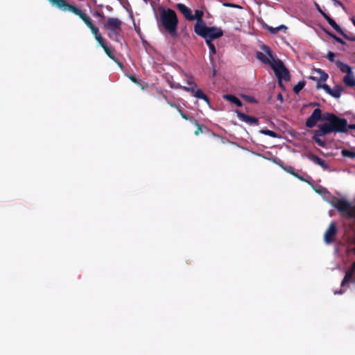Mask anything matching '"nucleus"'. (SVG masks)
Instances as JSON below:
<instances>
[{
	"instance_id": "6",
	"label": "nucleus",
	"mask_w": 355,
	"mask_h": 355,
	"mask_svg": "<svg viewBox=\"0 0 355 355\" xmlns=\"http://www.w3.org/2000/svg\"><path fill=\"white\" fill-rule=\"evenodd\" d=\"M331 205L341 214L349 218H355V206H352L350 202L344 198H334Z\"/></svg>"
},
{
	"instance_id": "21",
	"label": "nucleus",
	"mask_w": 355,
	"mask_h": 355,
	"mask_svg": "<svg viewBox=\"0 0 355 355\" xmlns=\"http://www.w3.org/2000/svg\"><path fill=\"white\" fill-rule=\"evenodd\" d=\"M224 98L225 99H227V101H229L230 102L235 104L238 107L242 106L241 101L239 98L235 96L234 95L226 94V95L224 96Z\"/></svg>"
},
{
	"instance_id": "23",
	"label": "nucleus",
	"mask_w": 355,
	"mask_h": 355,
	"mask_svg": "<svg viewBox=\"0 0 355 355\" xmlns=\"http://www.w3.org/2000/svg\"><path fill=\"white\" fill-rule=\"evenodd\" d=\"M107 54V55L114 61H116V58L114 54V49L111 47H109L107 44L102 47Z\"/></svg>"
},
{
	"instance_id": "7",
	"label": "nucleus",
	"mask_w": 355,
	"mask_h": 355,
	"mask_svg": "<svg viewBox=\"0 0 355 355\" xmlns=\"http://www.w3.org/2000/svg\"><path fill=\"white\" fill-rule=\"evenodd\" d=\"M271 68L275 72V76L278 79V83L282 86V80H290V73L287 68L284 66L283 62L279 59L274 60L271 64Z\"/></svg>"
},
{
	"instance_id": "30",
	"label": "nucleus",
	"mask_w": 355,
	"mask_h": 355,
	"mask_svg": "<svg viewBox=\"0 0 355 355\" xmlns=\"http://www.w3.org/2000/svg\"><path fill=\"white\" fill-rule=\"evenodd\" d=\"M318 73H320V81H326L329 77L328 74L319 69L316 71Z\"/></svg>"
},
{
	"instance_id": "12",
	"label": "nucleus",
	"mask_w": 355,
	"mask_h": 355,
	"mask_svg": "<svg viewBox=\"0 0 355 355\" xmlns=\"http://www.w3.org/2000/svg\"><path fill=\"white\" fill-rule=\"evenodd\" d=\"M236 114H237L238 118L243 122H245L250 125H252V124L258 125V123H259L258 119L254 116H249V115L244 114L239 111H236Z\"/></svg>"
},
{
	"instance_id": "39",
	"label": "nucleus",
	"mask_w": 355,
	"mask_h": 355,
	"mask_svg": "<svg viewBox=\"0 0 355 355\" xmlns=\"http://www.w3.org/2000/svg\"><path fill=\"white\" fill-rule=\"evenodd\" d=\"M167 103L172 107H174V108H176L178 110V111L179 112V110H182L180 107L179 105H177L176 104H175L174 103H172L171 101H167Z\"/></svg>"
},
{
	"instance_id": "17",
	"label": "nucleus",
	"mask_w": 355,
	"mask_h": 355,
	"mask_svg": "<svg viewBox=\"0 0 355 355\" xmlns=\"http://www.w3.org/2000/svg\"><path fill=\"white\" fill-rule=\"evenodd\" d=\"M324 18L327 21V22L329 23V24L338 33H343V30L342 28H340V26H338L336 22L332 19L330 17V16H329L328 15H324Z\"/></svg>"
},
{
	"instance_id": "48",
	"label": "nucleus",
	"mask_w": 355,
	"mask_h": 355,
	"mask_svg": "<svg viewBox=\"0 0 355 355\" xmlns=\"http://www.w3.org/2000/svg\"><path fill=\"white\" fill-rule=\"evenodd\" d=\"M250 101L251 102H256V101L254 99H250Z\"/></svg>"
},
{
	"instance_id": "5",
	"label": "nucleus",
	"mask_w": 355,
	"mask_h": 355,
	"mask_svg": "<svg viewBox=\"0 0 355 355\" xmlns=\"http://www.w3.org/2000/svg\"><path fill=\"white\" fill-rule=\"evenodd\" d=\"M195 33L205 40H211L220 38L223 35V30L216 26L208 27L206 24L203 26H197Z\"/></svg>"
},
{
	"instance_id": "10",
	"label": "nucleus",
	"mask_w": 355,
	"mask_h": 355,
	"mask_svg": "<svg viewBox=\"0 0 355 355\" xmlns=\"http://www.w3.org/2000/svg\"><path fill=\"white\" fill-rule=\"evenodd\" d=\"M355 284V261L351 268L345 272V275L341 282V287H345L348 283Z\"/></svg>"
},
{
	"instance_id": "37",
	"label": "nucleus",
	"mask_w": 355,
	"mask_h": 355,
	"mask_svg": "<svg viewBox=\"0 0 355 355\" xmlns=\"http://www.w3.org/2000/svg\"><path fill=\"white\" fill-rule=\"evenodd\" d=\"M315 6L316 8V10L324 17V15H327V14L325 13L322 10V8H320V6H319L318 3H315Z\"/></svg>"
},
{
	"instance_id": "47",
	"label": "nucleus",
	"mask_w": 355,
	"mask_h": 355,
	"mask_svg": "<svg viewBox=\"0 0 355 355\" xmlns=\"http://www.w3.org/2000/svg\"><path fill=\"white\" fill-rule=\"evenodd\" d=\"M353 24L355 26V19L354 18L352 19Z\"/></svg>"
},
{
	"instance_id": "13",
	"label": "nucleus",
	"mask_w": 355,
	"mask_h": 355,
	"mask_svg": "<svg viewBox=\"0 0 355 355\" xmlns=\"http://www.w3.org/2000/svg\"><path fill=\"white\" fill-rule=\"evenodd\" d=\"M179 113L183 119L191 121L192 123H193L197 127V130L195 131V135L196 136L199 135L200 133L202 132V127L203 125H200L195 118H193L192 116H189V115L184 113L182 112V110H179Z\"/></svg>"
},
{
	"instance_id": "45",
	"label": "nucleus",
	"mask_w": 355,
	"mask_h": 355,
	"mask_svg": "<svg viewBox=\"0 0 355 355\" xmlns=\"http://www.w3.org/2000/svg\"><path fill=\"white\" fill-rule=\"evenodd\" d=\"M163 98L167 102L168 101L167 96L165 94H162Z\"/></svg>"
},
{
	"instance_id": "28",
	"label": "nucleus",
	"mask_w": 355,
	"mask_h": 355,
	"mask_svg": "<svg viewBox=\"0 0 355 355\" xmlns=\"http://www.w3.org/2000/svg\"><path fill=\"white\" fill-rule=\"evenodd\" d=\"M342 155L345 157L355 158V152L347 149H343L342 150Z\"/></svg>"
},
{
	"instance_id": "1",
	"label": "nucleus",
	"mask_w": 355,
	"mask_h": 355,
	"mask_svg": "<svg viewBox=\"0 0 355 355\" xmlns=\"http://www.w3.org/2000/svg\"><path fill=\"white\" fill-rule=\"evenodd\" d=\"M325 122L318 126L314 132L313 139L320 147H324L326 143L320 137L329 135L332 132H347L348 130L347 121L330 112L324 113Z\"/></svg>"
},
{
	"instance_id": "15",
	"label": "nucleus",
	"mask_w": 355,
	"mask_h": 355,
	"mask_svg": "<svg viewBox=\"0 0 355 355\" xmlns=\"http://www.w3.org/2000/svg\"><path fill=\"white\" fill-rule=\"evenodd\" d=\"M204 12L200 10H195V15H192L191 21L196 20V23L194 25V32L196 31V26H200L205 24V22L202 20Z\"/></svg>"
},
{
	"instance_id": "9",
	"label": "nucleus",
	"mask_w": 355,
	"mask_h": 355,
	"mask_svg": "<svg viewBox=\"0 0 355 355\" xmlns=\"http://www.w3.org/2000/svg\"><path fill=\"white\" fill-rule=\"evenodd\" d=\"M189 87H184L183 89L187 92H190L193 94V96L197 98L202 99L207 103H209L208 96L203 93V92L197 88V85L194 83H189Z\"/></svg>"
},
{
	"instance_id": "4",
	"label": "nucleus",
	"mask_w": 355,
	"mask_h": 355,
	"mask_svg": "<svg viewBox=\"0 0 355 355\" xmlns=\"http://www.w3.org/2000/svg\"><path fill=\"white\" fill-rule=\"evenodd\" d=\"M122 21L116 17H107L102 23L103 28L107 31L108 37L116 42L119 41L120 33L122 30Z\"/></svg>"
},
{
	"instance_id": "44",
	"label": "nucleus",
	"mask_w": 355,
	"mask_h": 355,
	"mask_svg": "<svg viewBox=\"0 0 355 355\" xmlns=\"http://www.w3.org/2000/svg\"><path fill=\"white\" fill-rule=\"evenodd\" d=\"M343 292H344L343 290L340 289L338 291H335L334 293L335 294H342V293H343Z\"/></svg>"
},
{
	"instance_id": "31",
	"label": "nucleus",
	"mask_w": 355,
	"mask_h": 355,
	"mask_svg": "<svg viewBox=\"0 0 355 355\" xmlns=\"http://www.w3.org/2000/svg\"><path fill=\"white\" fill-rule=\"evenodd\" d=\"M329 35L332 37L336 42H338V43H340L342 44H345V42L341 39L340 37H337L336 35H334V33H328Z\"/></svg>"
},
{
	"instance_id": "25",
	"label": "nucleus",
	"mask_w": 355,
	"mask_h": 355,
	"mask_svg": "<svg viewBox=\"0 0 355 355\" xmlns=\"http://www.w3.org/2000/svg\"><path fill=\"white\" fill-rule=\"evenodd\" d=\"M287 27L284 25H280L277 27L273 28V27H268L269 31L272 34H276L278 33V31L281 30H286Z\"/></svg>"
},
{
	"instance_id": "24",
	"label": "nucleus",
	"mask_w": 355,
	"mask_h": 355,
	"mask_svg": "<svg viewBox=\"0 0 355 355\" xmlns=\"http://www.w3.org/2000/svg\"><path fill=\"white\" fill-rule=\"evenodd\" d=\"M207 45L209 47V56L211 58L213 55H214L216 53V49L213 44L212 41L211 40H205Z\"/></svg>"
},
{
	"instance_id": "8",
	"label": "nucleus",
	"mask_w": 355,
	"mask_h": 355,
	"mask_svg": "<svg viewBox=\"0 0 355 355\" xmlns=\"http://www.w3.org/2000/svg\"><path fill=\"white\" fill-rule=\"evenodd\" d=\"M318 121H325L324 119V114L320 108H316L306 121L305 125L309 128H313Z\"/></svg>"
},
{
	"instance_id": "27",
	"label": "nucleus",
	"mask_w": 355,
	"mask_h": 355,
	"mask_svg": "<svg viewBox=\"0 0 355 355\" xmlns=\"http://www.w3.org/2000/svg\"><path fill=\"white\" fill-rule=\"evenodd\" d=\"M260 132L263 135H268L272 138H277L278 137L277 134L275 132L270 130H260Z\"/></svg>"
},
{
	"instance_id": "2",
	"label": "nucleus",
	"mask_w": 355,
	"mask_h": 355,
	"mask_svg": "<svg viewBox=\"0 0 355 355\" xmlns=\"http://www.w3.org/2000/svg\"><path fill=\"white\" fill-rule=\"evenodd\" d=\"M50 3L55 6L60 10L62 11H69L72 13L78 15L87 25V26L91 30L94 37L101 35L98 28L94 25L92 19L83 10L78 8L69 4L66 0H49Z\"/></svg>"
},
{
	"instance_id": "43",
	"label": "nucleus",
	"mask_w": 355,
	"mask_h": 355,
	"mask_svg": "<svg viewBox=\"0 0 355 355\" xmlns=\"http://www.w3.org/2000/svg\"><path fill=\"white\" fill-rule=\"evenodd\" d=\"M130 79L134 83H137V78L135 76H130Z\"/></svg>"
},
{
	"instance_id": "14",
	"label": "nucleus",
	"mask_w": 355,
	"mask_h": 355,
	"mask_svg": "<svg viewBox=\"0 0 355 355\" xmlns=\"http://www.w3.org/2000/svg\"><path fill=\"white\" fill-rule=\"evenodd\" d=\"M177 9L184 15L185 19L188 21H191L192 10L183 3H177Z\"/></svg>"
},
{
	"instance_id": "32",
	"label": "nucleus",
	"mask_w": 355,
	"mask_h": 355,
	"mask_svg": "<svg viewBox=\"0 0 355 355\" xmlns=\"http://www.w3.org/2000/svg\"><path fill=\"white\" fill-rule=\"evenodd\" d=\"M322 88L327 94H329L331 92V88L327 84L320 85L318 83L317 88Z\"/></svg>"
},
{
	"instance_id": "33",
	"label": "nucleus",
	"mask_w": 355,
	"mask_h": 355,
	"mask_svg": "<svg viewBox=\"0 0 355 355\" xmlns=\"http://www.w3.org/2000/svg\"><path fill=\"white\" fill-rule=\"evenodd\" d=\"M285 170H286V171L288 172L289 173H291V174L293 175L294 176L298 178L299 179L302 180V178H301L297 173H295L294 168L292 166H288L286 168H285Z\"/></svg>"
},
{
	"instance_id": "29",
	"label": "nucleus",
	"mask_w": 355,
	"mask_h": 355,
	"mask_svg": "<svg viewBox=\"0 0 355 355\" xmlns=\"http://www.w3.org/2000/svg\"><path fill=\"white\" fill-rule=\"evenodd\" d=\"M305 83L304 81L299 82L296 85L293 87V92L295 94H298L304 87Z\"/></svg>"
},
{
	"instance_id": "35",
	"label": "nucleus",
	"mask_w": 355,
	"mask_h": 355,
	"mask_svg": "<svg viewBox=\"0 0 355 355\" xmlns=\"http://www.w3.org/2000/svg\"><path fill=\"white\" fill-rule=\"evenodd\" d=\"M95 39L99 43L101 47H103L105 45H106L101 35H98V36L95 37Z\"/></svg>"
},
{
	"instance_id": "19",
	"label": "nucleus",
	"mask_w": 355,
	"mask_h": 355,
	"mask_svg": "<svg viewBox=\"0 0 355 355\" xmlns=\"http://www.w3.org/2000/svg\"><path fill=\"white\" fill-rule=\"evenodd\" d=\"M343 88L341 85H336L331 89L329 95L334 98H338L341 96Z\"/></svg>"
},
{
	"instance_id": "34",
	"label": "nucleus",
	"mask_w": 355,
	"mask_h": 355,
	"mask_svg": "<svg viewBox=\"0 0 355 355\" xmlns=\"http://www.w3.org/2000/svg\"><path fill=\"white\" fill-rule=\"evenodd\" d=\"M342 36H343L346 40L355 42V35H348L343 31V33H340Z\"/></svg>"
},
{
	"instance_id": "16",
	"label": "nucleus",
	"mask_w": 355,
	"mask_h": 355,
	"mask_svg": "<svg viewBox=\"0 0 355 355\" xmlns=\"http://www.w3.org/2000/svg\"><path fill=\"white\" fill-rule=\"evenodd\" d=\"M343 83L345 85L349 87H353L355 86V77L352 71L347 73L346 76H344Z\"/></svg>"
},
{
	"instance_id": "18",
	"label": "nucleus",
	"mask_w": 355,
	"mask_h": 355,
	"mask_svg": "<svg viewBox=\"0 0 355 355\" xmlns=\"http://www.w3.org/2000/svg\"><path fill=\"white\" fill-rule=\"evenodd\" d=\"M336 67L343 72L345 73H349L352 72V68L347 64L340 61L336 60L335 62Z\"/></svg>"
},
{
	"instance_id": "26",
	"label": "nucleus",
	"mask_w": 355,
	"mask_h": 355,
	"mask_svg": "<svg viewBox=\"0 0 355 355\" xmlns=\"http://www.w3.org/2000/svg\"><path fill=\"white\" fill-rule=\"evenodd\" d=\"M261 49L268 55V57L272 60V62L275 60L273 58L272 51L270 48L266 45H263Z\"/></svg>"
},
{
	"instance_id": "20",
	"label": "nucleus",
	"mask_w": 355,
	"mask_h": 355,
	"mask_svg": "<svg viewBox=\"0 0 355 355\" xmlns=\"http://www.w3.org/2000/svg\"><path fill=\"white\" fill-rule=\"evenodd\" d=\"M309 158L310 160H311L312 162H313L315 164L323 167V168H326L327 167V165H326V163L324 162V160H323L322 159H321L320 157H319L318 156L314 155V154H310L309 156Z\"/></svg>"
},
{
	"instance_id": "42",
	"label": "nucleus",
	"mask_w": 355,
	"mask_h": 355,
	"mask_svg": "<svg viewBox=\"0 0 355 355\" xmlns=\"http://www.w3.org/2000/svg\"><path fill=\"white\" fill-rule=\"evenodd\" d=\"M277 99H279V100H280L281 101H282V100H283V96H282V94H279L277 95Z\"/></svg>"
},
{
	"instance_id": "38",
	"label": "nucleus",
	"mask_w": 355,
	"mask_h": 355,
	"mask_svg": "<svg viewBox=\"0 0 355 355\" xmlns=\"http://www.w3.org/2000/svg\"><path fill=\"white\" fill-rule=\"evenodd\" d=\"M94 16L98 17L102 19H105V15L103 11H96L94 13Z\"/></svg>"
},
{
	"instance_id": "41",
	"label": "nucleus",
	"mask_w": 355,
	"mask_h": 355,
	"mask_svg": "<svg viewBox=\"0 0 355 355\" xmlns=\"http://www.w3.org/2000/svg\"><path fill=\"white\" fill-rule=\"evenodd\" d=\"M355 130V123L354 124H349L348 126V130Z\"/></svg>"
},
{
	"instance_id": "36",
	"label": "nucleus",
	"mask_w": 355,
	"mask_h": 355,
	"mask_svg": "<svg viewBox=\"0 0 355 355\" xmlns=\"http://www.w3.org/2000/svg\"><path fill=\"white\" fill-rule=\"evenodd\" d=\"M334 58H335V54L331 52V51H328V53H327V58L328 60L331 62H335L336 61L334 60Z\"/></svg>"
},
{
	"instance_id": "40",
	"label": "nucleus",
	"mask_w": 355,
	"mask_h": 355,
	"mask_svg": "<svg viewBox=\"0 0 355 355\" xmlns=\"http://www.w3.org/2000/svg\"><path fill=\"white\" fill-rule=\"evenodd\" d=\"M226 7H231V8H239V6L237 5H235V4H233V3H225L223 4Z\"/></svg>"
},
{
	"instance_id": "3",
	"label": "nucleus",
	"mask_w": 355,
	"mask_h": 355,
	"mask_svg": "<svg viewBox=\"0 0 355 355\" xmlns=\"http://www.w3.org/2000/svg\"><path fill=\"white\" fill-rule=\"evenodd\" d=\"M159 10L162 26L171 36L175 35L178 25V19L175 12L171 8L166 10L162 7L159 8Z\"/></svg>"
},
{
	"instance_id": "46",
	"label": "nucleus",
	"mask_w": 355,
	"mask_h": 355,
	"mask_svg": "<svg viewBox=\"0 0 355 355\" xmlns=\"http://www.w3.org/2000/svg\"><path fill=\"white\" fill-rule=\"evenodd\" d=\"M336 2L338 4H339V5H340L341 6H343V4L340 1H336Z\"/></svg>"
},
{
	"instance_id": "22",
	"label": "nucleus",
	"mask_w": 355,
	"mask_h": 355,
	"mask_svg": "<svg viewBox=\"0 0 355 355\" xmlns=\"http://www.w3.org/2000/svg\"><path fill=\"white\" fill-rule=\"evenodd\" d=\"M256 58L264 64H270V66L272 64V62H271L270 60L262 52L257 51L256 53Z\"/></svg>"
},
{
	"instance_id": "11",
	"label": "nucleus",
	"mask_w": 355,
	"mask_h": 355,
	"mask_svg": "<svg viewBox=\"0 0 355 355\" xmlns=\"http://www.w3.org/2000/svg\"><path fill=\"white\" fill-rule=\"evenodd\" d=\"M336 234V224L334 223H331L324 233V242L327 244L331 243L334 240V237H335Z\"/></svg>"
}]
</instances>
